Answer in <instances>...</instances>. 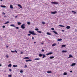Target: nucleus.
Here are the masks:
<instances>
[{
    "label": "nucleus",
    "mask_w": 77,
    "mask_h": 77,
    "mask_svg": "<svg viewBox=\"0 0 77 77\" xmlns=\"http://www.w3.org/2000/svg\"><path fill=\"white\" fill-rule=\"evenodd\" d=\"M32 39L33 40L34 39V37H32Z\"/></svg>",
    "instance_id": "de8ad7c7"
},
{
    "label": "nucleus",
    "mask_w": 77,
    "mask_h": 77,
    "mask_svg": "<svg viewBox=\"0 0 77 77\" xmlns=\"http://www.w3.org/2000/svg\"><path fill=\"white\" fill-rule=\"evenodd\" d=\"M15 28L16 29H19V28L18 27H16Z\"/></svg>",
    "instance_id": "c03bdc74"
},
{
    "label": "nucleus",
    "mask_w": 77,
    "mask_h": 77,
    "mask_svg": "<svg viewBox=\"0 0 77 77\" xmlns=\"http://www.w3.org/2000/svg\"><path fill=\"white\" fill-rule=\"evenodd\" d=\"M6 47H7V48L8 47V46H6Z\"/></svg>",
    "instance_id": "13d9d810"
},
{
    "label": "nucleus",
    "mask_w": 77,
    "mask_h": 77,
    "mask_svg": "<svg viewBox=\"0 0 77 77\" xmlns=\"http://www.w3.org/2000/svg\"><path fill=\"white\" fill-rule=\"evenodd\" d=\"M27 24L28 25H30V22H27Z\"/></svg>",
    "instance_id": "c756f323"
},
{
    "label": "nucleus",
    "mask_w": 77,
    "mask_h": 77,
    "mask_svg": "<svg viewBox=\"0 0 77 77\" xmlns=\"http://www.w3.org/2000/svg\"><path fill=\"white\" fill-rule=\"evenodd\" d=\"M17 16H16L15 17V18H17Z\"/></svg>",
    "instance_id": "5fc2aeb1"
},
{
    "label": "nucleus",
    "mask_w": 77,
    "mask_h": 77,
    "mask_svg": "<svg viewBox=\"0 0 77 77\" xmlns=\"http://www.w3.org/2000/svg\"><path fill=\"white\" fill-rule=\"evenodd\" d=\"M20 73H23V70H21L20 71Z\"/></svg>",
    "instance_id": "4c0bfd02"
},
{
    "label": "nucleus",
    "mask_w": 77,
    "mask_h": 77,
    "mask_svg": "<svg viewBox=\"0 0 77 77\" xmlns=\"http://www.w3.org/2000/svg\"><path fill=\"white\" fill-rule=\"evenodd\" d=\"M28 35L29 36H31V34H28Z\"/></svg>",
    "instance_id": "79ce46f5"
},
{
    "label": "nucleus",
    "mask_w": 77,
    "mask_h": 77,
    "mask_svg": "<svg viewBox=\"0 0 77 77\" xmlns=\"http://www.w3.org/2000/svg\"><path fill=\"white\" fill-rule=\"evenodd\" d=\"M76 65V63H72V65H71V66H74V65Z\"/></svg>",
    "instance_id": "6e6552de"
},
{
    "label": "nucleus",
    "mask_w": 77,
    "mask_h": 77,
    "mask_svg": "<svg viewBox=\"0 0 77 77\" xmlns=\"http://www.w3.org/2000/svg\"><path fill=\"white\" fill-rule=\"evenodd\" d=\"M14 51V52H16V53H18V52H17V51H16V50H15Z\"/></svg>",
    "instance_id": "37998d69"
},
{
    "label": "nucleus",
    "mask_w": 77,
    "mask_h": 77,
    "mask_svg": "<svg viewBox=\"0 0 77 77\" xmlns=\"http://www.w3.org/2000/svg\"><path fill=\"white\" fill-rule=\"evenodd\" d=\"M26 26V25H25V24H22L21 25V28H22V29H25V26Z\"/></svg>",
    "instance_id": "f03ea898"
},
{
    "label": "nucleus",
    "mask_w": 77,
    "mask_h": 77,
    "mask_svg": "<svg viewBox=\"0 0 77 77\" xmlns=\"http://www.w3.org/2000/svg\"><path fill=\"white\" fill-rule=\"evenodd\" d=\"M62 39H58L57 41H62Z\"/></svg>",
    "instance_id": "c85d7f7f"
},
{
    "label": "nucleus",
    "mask_w": 77,
    "mask_h": 77,
    "mask_svg": "<svg viewBox=\"0 0 77 77\" xmlns=\"http://www.w3.org/2000/svg\"><path fill=\"white\" fill-rule=\"evenodd\" d=\"M34 60H40V58H35L34 59Z\"/></svg>",
    "instance_id": "412c9836"
},
{
    "label": "nucleus",
    "mask_w": 77,
    "mask_h": 77,
    "mask_svg": "<svg viewBox=\"0 0 77 77\" xmlns=\"http://www.w3.org/2000/svg\"><path fill=\"white\" fill-rule=\"evenodd\" d=\"M66 47V45H62V48H63V47Z\"/></svg>",
    "instance_id": "2eb2a0df"
},
{
    "label": "nucleus",
    "mask_w": 77,
    "mask_h": 77,
    "mask_svg": "<svg viewBox=\"0 0 77 77\" xmlns=\"http://www.w3.org/2000/svg\"><path fill=\"white\" fill-rule=\"evenodd\" d=\"M59 26H60V27H65V26H63L62 25H59Z\"/></svg>",
    "instance_id": "1a4fd4ad"
},
{
    "label": "nucleus",
    "mask_w": 77,
    "mask_h": 77,
    "mask_svg": "<svg viewBox=\"0 0 77 77\" xmlns=\"http://www.w3.org/2000/svg\"><path fill=\"white\" fill-rule=\"evenodd\" d=\"M72 72V71H70V72L71 73Z\"/></svg>",
    "instance_id": "603ef678"
},
{
    "label": "nucleus",
    "mask_w": 77,
    "mask_h": 77,
    "mask_svg": "<svg viewBox=\"0 0 77 77\" xmlns=\"http://www.w3.org/2000/svg\"><path fill=\"white\" fill-rule=\"evenodd\" d=\"M25 66L24 68H27V66L26 64L25 65Z\"/></svg>",
    "instance_id": "c9c22d12"
},
{
    "label": "nucleus",
    "mask_w": 77,
    "mask_h": 77,
    "mask_svg": "<svg viewBox=\"0 0 77 77\" xmlns=\"http://www.w3.org/2000/svg\"><path fill=\"white\" fill-rule=\"evenodd\" d=\"M63 75H67V73L66 72H64V73Z\"/></svg>",
    "instance_id": "a878e982"
},
{
    "label": "nucleus",
    "mask_w": 77,
    "mask_h": 77,
    "mask_svg": "<svg viewBox=\"0 0 77 77\" xmlns=\"http://www.w3.org/2000/svg\"><path fill=\"white\" fill-rule=\"evenodd\" d=\"M2 14H3V15H5V13L4 12H3Z\"/></svg>",
    "instance_id": "09e8293b"
},
{
    "label": "nucleus",
    "mask_w": 77,
    "mask_h": 77,
    "mask_svg": "<svg viewBox=\"0 0 77 77\" xmlns=\"http://www.w3.org/2000/svg\"><path fill=\"white\" fill-rule=\"evenodd\" d=\"M10 8L11 9H13L14 8L13 6H12V5H10Z\"/></svg>",
    "instance_id": "4468645a"
},
{
    "label": "nucleus",
    "mask_w": 77,
    "mask_h": 77,
    "mask_svg": "<svg viewBox=\"0 0 77 77\" xmlns=\"http://www.w3.org/2000/svg\"><path fill=\"white\" fill-rule=\"evenodd\" d=\"M62 52H63L64 53H66V52H67V51L66 50H65V51H64V50H63L62 51Z\"/></svg>",
    "instance_id": "dca6fc26"
},
{
    "label": "nucleus",
    "mask_w": 77,
    "mask_h": 77,
    "mask_svg": "<svg viewBox=\"0 0 77 77\" xmlns=\"http://www.w3.org/2000/svg\"><path fill=\"white\" fill-rule=\"evenodd\" d=\"M66 29H70V28H71V27H70V26H67L66 27Z\"/></svg>",
    "instance_id": "9b49d317"
},
{
    "label": "nucleus",
    "mask_w": 77,
    "mask_h": 77,
    "mask_svg": "<svg viewBox=\"0 0 77 77\" xmlns=\"http://www.w3.org/2000/svg\"><path fill=\"white\" fill-rule=\"evenodd\" d=\"M50 54H52V52H50L49 53H48L46 54L47 56H48V55H50Z\"/></svg>",
    "instance_id": "423d86ee"
},
{
    "label": "nucleus",
    "mask_w": 77,
    "mask_h": 77,
    "mask_svg": "<svg viewBox=\"0 0 77 77\" xmlns=\"http://www.w3.org/2000/svg\"><path fill=\"white\" fill-rule=\"evenodd\" d=\"M18 6H19V7H20V8H21V9L23 8L22 7V6H21V5L20 4H18Z\"/></svg>",
    "instance_id": "0eeeda50"
},
{
    "label": "nucleus",
    "mask_w": 77,
    "mask_h": 77,
    "mask_svg": "<svg viewBox=\"0 0 77 77\" xmlns=\"http://www.w3.org/2000/svg\"><path fill=\"white\" fill-rule=\"evenodd\" d=\"M57 13V11H55L54 12H51V14H55Z\"/></svg>",
    "instance_id": "20e7f679"
},
{
    "label": "nucleus",
    "mask_w": 77,
    "mask_h": 77,
    "mask_svg": "<svg viewBox=\"0 0 77 77\" xmlns=\"http://www.w3.org/2000/svg\"><path fill=\"white\" fill-rule=\"evenodd\" d=\"M42 24H45V22H42Z\"/></svg>",
    "instance_id": "e433bc0d"
},
{
    "label": "nucleus",
    "mask_w": 77,
    "mask_h": 77,
    "mask_svg": "<svg viewBox=\"0 0 77 77\" xmlns=\"http://www.w3.org/2000/svg\"><path fill=\"white\" fill-rule=\"evenodd\" d=\"M9 23V21H8L6 22H5V24H8V23Z\"/></svg>",
    "instance_id": "a211bd4d"
},
{
    "label": "nucleus",
    "mask_w": 77,
    "mask_h": 77,
    "mask_svg": "<svg viewBox=\"0 0 77 77\" xmlns=\"http://www.w3.org/2000/svg\"><path fill=\"white\" fill-rule=\"evenodd\" d=\"M23 59H29V58L28 57H25L23 58Z\"/></svg>",
    "instance_id": "5701e85b"
},
{
    "label": "nucleus",
    "mask_w": 77,
    "mask_h": 77,
    "mask_svg": "<svg viewBox=\"0 0 77 77\" xmlns=\"http://www.w3.org/2000/svg\"><path fill=\"white\" fill-rule=\"evenodd\" d=\"M53 33H54L55 34H56L57 35H58V33H57L56 32V31H53Z\"/></svg>",
    "instance_id": "f8f14e48"
},
{
    "label": "nucleus",
    "mask_w": 77,
    "mask_h": 77,
    "mask_svg": "<svg viewBox=\"0 0 77 77\" xmlns=\"http://www.w3.org/2000/svg\"><path fill=\"white\" fill-rule=\"evenodd\" d=\"M9 71H12V69H9Z\"/></svg>",
    "instance_id": "8fccbe9b"
},
{
    "label": "nucleus",
    "mask_w": 77,
    "mask_h": 77,
    "mask_svg": "<svg viewBox=\"0 0 77 77\" xmlns=\"http://www.w3.org/2000/svg\"><path fill=\"white\" fill-rule=\"evenodd\" d=\"M47 35H51V34L49 32H47Z\"/></svg>",
    "instance_id": "2f4dec72"
},
{
    "label": "nucleus",
    "mask_w": 77,
    "mask_h": 77,
    "mask_svg": "<svg viewBox=\"0 0 77 77\" xmlns=\"http://www.w3.org/2000/svg\"><path fill=\"white\" fill-rule=\"evenodd\" d=\"M35 30H36V31H39V29L38 28H35Z\"/></svg>",
    "instance_id": "7c9ffc66"
},
{
    "label": "nucleus",
    "mask_w": 77,
    "mask_h": 77,
    "mask_svg": "<svg viewBox=\"0 0 77 77\" xmlns=\"http://www.w3.org/2000/svg\"><path fill=\"white\" fill-rule=\"evenodd\" d=\"M36 42H35L34 43V44H36Z\"/></svg>",
    "instance_id": "6e6d98bb"
},
{
    "label": "nucleus",
    "mask_w": 77,
    "mask_h": 77,
    "mask_svg": "<svg viewBox=\"0 0 77 77\" xmlns=\"http://www.w3.org/2000/svg\"><path fill=\"white\" fill-rule=\"evenodd\" d=\"M41 51H42V52H44V50L42 49V50Z\"/></svg>",
    "instance_id": "a18cd8bd"
},
{
    "label": "nucleus",
    "mask_w": 77,
    "mask_h": 77,
    "mask_svg": "<svg viewBox=\"0 0 77 77\" xmlns=\"http://www.w3.org/2000/svg\"><path fill=\"white\" fill-rule=\"evenodd\" d=\"M3 27V28H5V26H3V27Z\"/></svg>",
    "instance_id": "3c124183"
},
{
    "label": "nucleus",
    "mask_w": 77,
    "mask_h": 77,
    "mask_svg": "<svg viewBox=\"0 0 77 77\" xmlns=\"http://www.w3.org/2000/svg\"><path fill=\"white\" fill-rule=\"evenodd\" d=\"M54 56L50 57V59H53V58H54Z\"/></svg>",
    "instance_id": "393cba45"
},
{
    "label": "nucleus",
    "mask_w": 77,
    "mask_h": 77,
    "mask_svg": "<svg viewBox=\"0 0 77 77\" xmlns=\"http://www.w3.org/2000/svg\"><path fill=\"white\" fill-rule=\"evenodd\" d=\"M26 62H29V61H32V60H26Z\"/></svg>",
    "instance_id": "6ab92c4d"
},
{
    "label": "nucleus",
    "mask_w": 77,
    "mask_h": 77,
    "mask_svg": "<svg viewBox=\"0 0 77 77\" xmlns=\"http://www.w3.org/2000/svg\"><path fill=\"white\" fill-rule=\"evenodd\" d=\"M12 66V64H9L8 66V67H11Z\"/></svg>",
    "instance_id": "f3484780"
},
{
    "label": "nucleus",
    "mask_w": 77,
    "mask_h": 77,
    "mask_svg": "<svg viewBox=\"0 0 77 77\" xmlns=\"http://www.w3.org/2000/svg\"><path fill=\"white\" fill-rule=\"evenodd\" d=\"M6 57L7 58H9V56L6 55Z\"/></svg>",
    "instance_id": "ea45409f"
},
{
    "label": "nucleus",
    "mask_w": 77,
    "mask_h": 77,
    "mask_svg": "<svg viewBox=\"0 0 77 77\" xmlns=\"http://www.w3.org/2000/svg\"><path fill=\"white\" fill-rule=\"evenodd\" d=\"M37 32L38 33H42V32L41 31H37Z\"/></svg>",
    "instance_id": "72a5a7b5"
},
{
    "label": "nucleus",
    "mask_w": 77,
    "mask_h": 77,
    "mask_svg": "<svg viewBox=\"0 0 77 77\" xmlns=\"http://www.w3.org/2000/svg\"><path fill=\"white\" fill-rule=\"evenodd\" d=\"M4 17H6V16H4Z\"/></svg>",
    "instance_id": "680f3d73"
},
{
    "label": "nucleus",
    "mask_w": 77,
    "mask_h": 77,
    "mask_svg": "<svg viewBox=\"0 0 77 77\" xmlns=\"http://www.w3.org/2000/svg\"><path fill=\"white\" fill-rule=\"evenodd\" d=\"M17 24L18 25H21V23L20 22H18L17 23Z\"/></svg>",
    "instance_id": "4be33fe9"
},
{
    "label": "nucleus",
    "mask_w": 77,
    "mask_h": 77,
    "mask_svg": "<svg viewBox=\"0 0 77 77\" xmlns=\"http://www.w3.org/2000/svg\"><path fill=\"white\" fill-rule=\"evenodd\" d=\"M42 56V54H39V57H41V56Z\"/></svg>",
    "instance_id": "473e14b6"
},
{
    "label": "nucleus",
    "mask_w": 77,
    "mask_h": 77,
    "mask_svg": "<svg viewBox=\"0 0 77 77\" xmlns=\"http://www.w3.org/2000/svg\"><path fill=\"white\" fill-rule=\"evenodd\" d=\"M10 26L11 27H16V26L14 24H11L10 25Z\"/></svg>",
    "instance_id": "39448f33"
},
{
    "label": "nucleus",
    "mask_w": 77,
    "mask_h": 77,
    "mask_svg": "<svg viewBox=\"0 0 77 77\" xmlns=\"http://www.w3.org/2000/svg\"><path fill=\"white\" fill-rule=\"evenodd\" d=\"M42 44H43V43H42Z\"/></svg>",
    "instance_id": "052dcab7"
},
{
    "label": "nucleus",
    "mask_w": 77,
    "mask_h": 77,
    "mask_svg": "<svg viewBox=\"0 0 77 77\" xmlns=\"http://www.w3.org/2000/svg\"><path fill=\"white\" fill-rule=\"evenodd\" d=\"M56 43H54L52 45V47H54V46H56Z\"/></svg>",
    "instance_id": "ddd939ff"
},
{
    "label": "nucleus",
    "mask_w": 77,
    "mask_h": 77,
    "mask_svg": "<svg viewBox=\"0 0 77 77\" xmlns=\"http://www.w3.org/2000/svg\"><path fill=\"white\" fill-rule=\"evenodd\" d=\"M1 2H2V0H0Z\"/></svg>",
    "instance_id": "bf43d9fd"
},
{
    "label": "nucleus",
    "mask_w": 77,
    "mask_h": 77,
    "mask_svg": "<svg viewBox=\"0 0 77 77\" xmlns=\"http://www.w3.org/2000/svg\"><path fill=\"white\" fill-rule=\"evenodd\" d=\"M51 3L52 4H54L55 5H57L58 4V2H52Z\"/></svg>",
    "instance_id": "7ed1b4c3"
},
{
    "label": "nucleus",
    "mask_w": 77,
    "mask_h": 77,
    "mask_svg": "<svg viewBox=\"0 0 77 77\" xmlns=\"http://www.w3.org/2000/svg\"><path fill=\"white\" fill-rule=\"evenodd\" d=\"M29 33L30 34H32V35H36V33H35V32L34 31H29Z\"/></svg>",
    "instance_id": "f257e3e1"
},
{
    "label": "nucleus",
    "mask_w": 77,
    "mask_h": 77,
    "mask_svg": "<svg viewBox=\"0 0 77 77\" xmlns=\"http://www.w3.org/2000/svg\"><path fill=\"white\" fill-rule=\"evenodd\" d=\"M13 67H18V65H13Z\"/></svg>",
    "instance_id": "9d476101"
},
{
    "label": "nucleus",
    "mask_w": 77,
    "mask_h": 77,
    "mask_svg": "<svg viewBox=\"0 0 77 77\" xmlns=\"http://www.w3.org/2000/svg\"><path fill=\"white\" fill-rule=\"evenodd\" d=\"M8 77H12V75H8Z\"/></svg>",
    "instance_id": "a19ab883"
},
{
    "label": "nucleus",
    "mask_w": 77,
    "mask_h": 77,
    "mask_svg": "<svg viewBox=\"0 0 77 77\" xmlns=\"http://www.w3.org/2000/svg\"><path fill=\"white\" fill-rule=\"evenodd\" d=\"M42 56H43V57H42L43 59H44L45 57H46V56L45 55L43 54Z\"/></svg>",
    "instance_id": "bb28decb"
},
{
    "label": "nucleus",
    "mask_w": 77,
    "mask_h": 77,
    "mask_svg": "<svg viewBox=\"0 0 77 77\" xmlns=\"http://www.w3.org/2000/svg\"><path fill=\"white\" fill-rule=\"evenodd\" d=\"M2 66V65H1V64H0V66Z\"/></svg>",
    "instance_id": "4d7b16f0"
},
{
    "label": "nucleus",
    "mask_w": 77,
    "mask_h": 77,
    "mask_svg": "<svg viewBox=\"0 0 77 77\" xmlns=\"http://www.w3.org/2000/svg\"><path fill=\"white\" fill-rule=\"evenodd\" d=\"M72 12H74V14H76V12L75 11H72Z\"/></svg>",
    "instance_id": "f704fd0d"
},
{
    "label": "nucleus",
    "mask_w": 77,
    "mask_h": 77,
    "mask_svg": "<svg viewBox=\"0 0 77 77\" xmlns=\"http://www.w3.org/2000/svg\"><path fill=\"white\" fill-rule=\"evenodd\" d=\"M20 54H23V52H21Z\"/></svg>",
    "instance_id": "864d4df0"
},
{
    "label": "nucleus",
    "mask_w": 77,
    "mask_h": 77,
    "mask_svg": "<svg viewBox=\"0 0 77 77\" xmlns=\"http://www.w3.org/2000/svg\"><path fill=\"white\" fill-rule=\"evenodd\" d=\"M51 29L52 30H54V28H51Z\"/></svg>",
    "instance_id": "58836bf2"
},
{
    "label": "nucleus",
    "mask_w": 77,
    "mask_h": 77,
    "mask_svg": "<svg viewBox=\"0 0 77 77\" xmlns=\"http://www.w3.org/2000/svg\"><path fill=\"white\" fill-rule=\"evenodd\" d=\"M11 51V53H14V51Z\"/></svg>",
    "instance_id": "49530a36"
},
{
    "label": "nucleus",
    "mask_w": 77,
    "mask_h": 77,
    "mask_svg": "<svg viewBox=\"0 0 77 77\" xmlns=\"http://www.w3.org/2000/svg\"><path fill=\"white\" fill-rule=\"evenodd\" d=\"M47 73H52V72L51 71H48L47 72Z\"/></svg>",
    "instance_id": "aec40b11"
},
{
    "label": "nucleus",
    "mask_w": 77,
    "mask_h": 77,
    "mask_svg": "<svg viewBox=\"0 0 77 77\" xmlns=\"http://www.w3.org/2000/svg\"><path fill=\"white\" fill-rule=\"evenodd\" d=\"M1 7H2V8H6V6L5 5H1Z\"/></svg>",
    "instance_id": "b1692460"
},
{
    "label": "nucleus",
    "mask_w": 77,
    "mask_h": 77,
    "mask_svg": "<svg viewBox=\"0 0 77 77\" xmlns=\"http://www.w3.org/2000/svg\"><path fill=\"white\" fill-rule=\"evenodd\" d=\"M72 56L71 55H69V57H68V58H70L71 57H72Z\"/></svg>",
    "instance_id": "cd10ccee"
}]
</instances>
